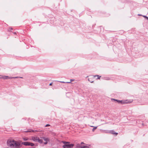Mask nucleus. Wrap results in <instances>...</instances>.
<instances>
[{"label": "nucleus", "instance_id": "6e6552de", "mask_svg": "<svg viewBox=\"0 0 148 148\" xmlns=\"http://www.w3.org/2000/svg\"><path fill=\"white\" fill-rule=\"evenodd\" d=\"M42 138L45 141V142L44 143V144L45 145L47 144V143L49 141V139L48 138H46L45 137H42Z\"/></svg>", "mask_w": 148, "mask_h": 148}, {"label": "nucleus", "instance_id": "a211bd4d", "mask_svg": "<svg viewBox=\"0 0 148 148\" xmlns=\"http://www.w3.org/2000/svg\"><path fill=\"white\" fill-rule=\"evenodd\" d=\"M143 16L146 18L148 20V17L147 16Z\"/></svg>", "mask_w": 148, "mask_h": 148}, {"label": "nucleus", "instance_id": "412c9836", "mask_svg": "<svg viewBox=\"0 0 148 148\" xmlns=\"http://www.w3.org/2000/svg\"><path fill=\"white\" fill-rule=\"evenodd\" d=\"M14 77V78H18L19 77Z\"/></svg>", "mask_w": 148, "mask_h": 148}, {"label": "nucleus", "instance_id": "f03ea898", "mask_svg": "<svg viewBox=\"0 0 148 148\" xmlns=\"http://www.w3.org/2000/svg\"><path fill=\"white\" fill-rule=\"evenodd\" d=\"M15 140L12 139H9L7 141L8 145L11 148H14V144Z\"/></svg>", "mask_w": 148, "mask_h": 148}, {"label": "nucleus", "instance_id": "dca6fc26", "mask_svg": "<svg viewBox=\"0 0 148 148\" xmlns=\"http://www.w3.org/2000/svg\"><path fill=\"white\" fill-rule=\"evenodd\" d=\"M12 78H14V77H9L8 76V79H12Z\"/></svg>", "mask_w": 148, "mask_h": 148}, {"label": "nucleus", "instance_id": "9d476101", "mask_svg": "<svg viewBox=\"0 0 148 148\" xmlns=\"http://www.w3.org/2000/svg\"><path fill=\"white\" fill-rule=\"evenodd\" d=\"M80 148H89V147L86 145H84L81 147Z\"/></svg>", "mask_w": 148, "mask_h": 148}, {"label": "nucleus", "instance_id": "0eeeda50", "mask_svg": "<svg viewBox=\"0 0 148 148\" xmlns=\"http://www.w3.org/2000/svg\"><path fill=\"white\" fill-rule=\"evenodd\" d=\"M74 146V144H64L62 147L63 148H72Z\"/></svg>", "mask_w": 148, "mask_h": 148}, {"label": "nucleus", "instance_id": "7ed1b4c3", "mask_svg": "<svg viewBox=\"0 0 148 148\" xmlns=\"http://www.w3.org/2000/svg\"><path fill=\"white\" fill-rule=\"evenodd\" d=\"M32 139L35 142H38L40 144H42L43 143L42 140L40 139L38 137H32Z\"/></svg>", "mask_w": 148, "mask_h": 148}, {"label": "nucleus", "instance_id": "f3484780", "mask_svg": "<svg viewBox=\"0 0 148 148\" xmlns=\"http://www.w3.org/2000/svg\"><path fill=\"white\" fill-rule=\"evenodd\" d=\"M97 128V127H93V129H92V130H95Z\"/></svg>", "mask_w": 148, "mask_h": 148}, {"label": "nucleus", "instance_id": "4468645a", "mask_svg": "<svg viewBox=\"0 0 148 148\" xmlns=\"http://www.w3.org/2000/svg\"><path fill=\"white\" fill-rule=\"evenodd\" d=\"M88 81L91 83H93L94 82L93 81L91 80H90V79H88Z\"/></svg>", "mask_w": 148, "mask_h": 148}, {"label": "nucleus", "instance_id": "b1692460", "mask_svg": "<svg viewBox=\"0 0 148 148\" xmlns=\"http://www.w3.org/2000/svg\"><path fill=\"white\" fill-rule=\"evenodd\" d=\"M74 80V79H71L70 80V81H71V82H72V81H73Z\"/></svg>", "mask_w": 148, "mask_h": 148}, {"label": "nucleus", "instance_id": "bb28decb", "mask_svg": "<svg viewBox=\"0 0 148 148\" xmlns=\"http://www.w3.org/2000/svg\"><path fill=\"white\" fill-rule=\"evenodd\" d=\"M60 82L61 83H65V82Z\"/></svg>", "mask_w": 148, "mask_h": 148}, {"label": "nucleus", "instance_id": "f257e3e1", "mask_svg": "<svg viewBox=\"0 0 148 148\" xmlns=\"http://www.w3.org/2000/svg\"><path fill=\"white\" fill-rule=\"evenodd\" d=\"M111 100H114L115 101H116L118 102L119 103H121L122 104H127V103H130L132 102V100H130V101H129L128 100H126L125 101H121L119 100L118 99H112Z\"/></svg>", "mask_w": 148, "mask_h": 148}, {"label": "nucleus", "instance_id": "2eb2a0df", "mask_svg": "<svg viewBox=\"0 0 148 148\" xmlns=\"http://www.w3.org/2000/svg\"><path fill=\"white\" fill-rule=\"evenodd\" d=\"M23 139L24 141H26L27 140H28V139L27 138H23Z\"/></svg>", "mask_w": 148, "mask_h": 148}, {"label": "nucleus", "instance_id": "20e7f679", "mask_svg": "<svg viewBox=\"0 0 148 148\" xmlns=\"http://www.w3.org/2000/svg\"><path fill=\"white\" fill-rule=\"evenodd\" d=\"M14 148H20L21 147V145L18 142L15 140L14 144Z\"/></svg>", "mask_w": 148, "mask_h": 148}, {"label": "nucleus", "instance_id": "aec40b11", "mask_svg": "<svg viewBox=\"0 0 148 148\" xmlns=\"http://www.w3.org/2000/svg\"><path fill=\"white\" fill-rule=\"evenodd\" d=\"M50 126V125L49 124H47L46 125H45V127H47V126Z\"/></svg>", "mask_w": 148, "mask_h": 148}, {"label": "nucleus", "instance_id": "1a4fd4ad", "mask_svg": "<svg viewBox=\"0 0 148 148\" xmlns=\"http://www.w3.org/2000/svg\"><path fill=\"white\" fill-rule=\"evenodd\" d=\"M62 142L64 144H69L70 143L69 142H66L64 141H62Z\"/></svg>", "mask_w": 148, "mask_h": 148}, {"label": "nucleus", "instance_id": "cd10ccee", "mask_svg": "<svg viewBox=\"0 0 148 148\" xmlns=\"http://www.w3.org/2000/svg\"><path fill=\"white\" fill-rule=\"evenodd\" d=\"M0 78H2V77H0Z\"/></svg>", "mask_w": 148, "mask_h": 148}, {"label": "nucleus", "instance_id": "39448f33", "mask_svg": "<svg viewBox=\"0 0 148 148\" xmlns=\"http://www.w3.org/2000/svg\"><path fill=\"white\" fill-rule=\"evenodd\" d=\"M105 132H105L106 133H109L112 134H115L116 135L118 133L114 132V130H104Z\"/></svg>", "mask_w": 148, "mask_h": 148}, {"label": "nucleus", "instance_id": "f8f14e48", "mask_svg": "<svg viewBox=\"0 0 148 148\" xmlns=\"http://www.w3.org/2000/svg\"><path fill=\"white\" fill-rule=\"evenodd\" d=\"M35 131L37 132V131L36 130H35V131L34 130H28V131H25V132H34Z\"/></svg>", "mask_w": 148, "mask_h": 148}, {"label": "nucleus", "instance_id": "a878e982", "mask_svg": "<svg viewBox=\"0 0 148 148\" xmlns=\"http://www.w3.org/2000/svg\"><path fill=\"white\" fill-rule=\"evenodd\" d=\"M138 16H143L142 15H141L140 14H138Z\"/></svg>", "mask_w": 148, "mask_h": 148}, {"label": "nucleus", "instance_id": "c756f323", "mask_svg": "<svg viewBox=\"0 0 148 148\" xmlns=\"http://www.w3.org/2000/svg\"><path fill=\"white\" fill-rule=\"evenodd\" d=\"M20 78H23L22 77H20Z\"/></svg>", "mask_w": 148, "mask_h": 148}, {"label": "nucleus", "instance_id": "6ab92c4d", "mask_svg": "<svg viewBox=\"0 0 148 148\" xmlns=\"http://www.w3.org/2000/svg\"><path fill=\"white\" fill-rule=\"evenodd\" d=\"M80 145H79V144H77L76 145V147H80Z\"/></svg>", "mask_w": 148, "mask_h": 148}, {"label": "nucleus", "instance_id": "c85d7f7f", "mask_svg": "<svg viewBox=\"0 0 148 148\" xmlns=\"http://www.w3.org/2000/svg\"><path fill=\"white\" fill-rule=\"evenodd\" d=\"M94 130H92V131H93V132H94Z\"/></svg>", "mask_w": 148, "mask_h": 148}, {"label": "nucleus", "instance_id": "5701e85b", "mask_svg": "<svg viewBox=\"0 0 148 148\" xmlns=\"http://www.w3.org/2000/svg\"><path fill=\"white\" fill-rule=\"evenodd\" d=\"M81 144H84V142H82L81 143Z\"/></svg>", "mask_w": 148, "mask_h": 148}, {"label": "nucleus", "instance_id": "9b49d317", "mask_svg": "<svg viewBox=\"0 0 148 148\" xmlns=\"http://www.w3.org/2000/svg\"><path fill=\"white\" fill-rule=\"evenodd\" d=\"M2 78L3 79H7L8 78V76H4L2 77Z\"/></svg>", "mask_w": 148, "mask_h": 148}, {"label": "nucleus", "instance_id": "393cba45", "mask_svg": "<svg viewBox=\"0 0 148 148\" xmlns=\"http://www.w3.org/2000/svg\"><path fill=\"white\" fill-rule=\"evenodd\" d=\"M66 83H71V82H66Z\"/></svg>", "mask_w": 148, "mask_h": 148}, {"label": "nucleus", "instance_id": "ddd939ff", "mask_svg": "<svg viewBox=\"0 0 148 148\" xmlns=\"http://www.w3.org/2000/svg\"><path fill=\"white\" fill-rule=\"evenodd\" d=\"M98 77L97 79H100V77H101L100 76H99L98 75H95L94 76V77Z\"/></svg>", "mask_w": 148, "mask_h": 148}, {"label": "nucleus", "instance_id": "423d86ee", "mask_svg": "<svg viewBox=\"0 0 148 148\" xmlns=\"http://www.w3.org/2000/svg\"><path fill=\"white\" fill-rule=\"evenodd\" d=\"M22 144L25 146H34V144L28 142H25L22 143Z\"/></svg>", "mask_w": 148, "mask_h": 148}, {"label": "nucleus", "instance_id": "4be33fe9", "mask_svg": "<svg viewBox=\"0 0 148 148\" xmlns=\"http://www.w3.org/2000/svg\"><path fill=\"white\" fill-rule=\"evenodd\" d=\"M52 84H53V83L52 82V83H50L49 85L50 86H51V85H52Z\"/></svg>", "mask_w": 148, "mask_h": 148}]
</instances>
